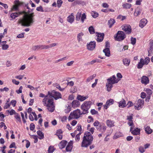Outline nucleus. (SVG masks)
Masks as SVG:
<instances>
[{
    "instance_id": "obj_1",
    "label": "nucleus",
    "mask_w": 153,
    "mask_h": 153,
    "mask_svg": "<svg viewBox=\"0 0 153 153\" xmlns=\"http://www.w3.org/2000/svg\"><path fill=\"white\" fill-rule=\"evenodd\" d=\"M22 14H24L23 18L20 19L18 21V23L21 24L22 26L29 27L31 26L34 22L33 18L34 16L33 13L28 15L25 11L12 13L10 14V17L11 19L10 20H13L19 15Z\"/></svg>"
},
{
    "instance_id": "obj_2",
    "label": "nucleus",
    "mask_w": 153,
    "mask_h": 153,
    "mask_svg": "<svg viewBox=\"0 0 153 153\" xmlns=\"http://www.w3.org/2000/svg\"><path fill=\"white\" fill-rule=\"evenodd\" d=\"M94 128L92 127L90 129L89 132H85L83 137V140L81 143V146L87 147L90 145L93 140V137L91 134H93L94 130Z\"/></svg>"
},
{
    "instance_id": "obj_3",
    "label": "nucleus",
    "mask_w": 153,
    "mask_h": 153,
    "mask_svg": "<svg viewBox=\"0 0 153 153\" xmlns=\"http://www.w3.org/2000/svg\"><path fill=\"white\" fill-rule=\"evenodd\" d=\"M48 94L45 96V97L43 99L42 102L44 105L47 107L48 111L51 112L54 111L55 109V107L53 105V100L52 99L50 98Z\"/></svg>"
},
{
    "instance_id": "obj_4",
    "label": "nucleus",
    "mask_w": 153,
    "mask_h": 153,
    "mask_svg": "<svg viewBox=\"0 0 153 153\" xmlns=\"http://www.w3.org/2000/svg\"><path fill=\"white\" fill-rule=\"evenodd\" d=\"M107 80V82L106 84V87L107 91L109 92L111 90L113 87V85L117 83L120 80V79H117L115 75H113L108 79Z\"/></svg>"
},
{
    "instance_id": "obj_5",
    "label": "nucleus",
    "mask_w": 153,
    "mask_h": 153,
    "mask_svg": "<svg viewBox=\"0 0 153 153\" xmlns=\"http://www.w3.org/2000/svg\"><path fill=\"white\" fill-rule=\"evenodd\" d=\"M84 114L79 109H77L70 113L68 117L69 121L73 119H77L79 118L81 115Z\"/></svg>"
},
{
    "instance_id": "obj_6",
    "label": "nucleus",
    "mask_w": 153,
    "mask_h": 153,
    "mask_svg": "<svg viewBox=\"0 0 153 153\" xmlns=\"http://www.w3.org/2000/svg\"><path fill=\"white\" fill-rule=\"evenodd\" d=\"M92 102L91 101L85 102L81 106V108L83 111V113H88V109L91 108Z\"/></svg>"
},
{
    "instance_id": "obj_7",
    "label": "nucleus",
    "mask_w": 153,
    "mask_h": 153,
    "mask_svg": "<svg viewBox=\"0 0 153 153\" xmlns=\"http://www.w3.org/2000/svg\"><path fill=\"white\" fill-rule=\"evenodd\" d=\"M48 94L50 96L53 97L55 100L61 98L62 95L59 92L53 90L51 91H48Z\"/></svg>"
},
{
    "instance_id": "obj_8",
    "label": "nucleus",
    "mask_w": 153,
    "mask_h": 153,
    "mask_svg": "<svg viewBox=\"0 0 153 153\" xmlns=\"http://www.w3.org/2000/svg\"><path fill=\"white\" fill-rule=\"evenodd\" d=\"M126 37L125 33L122 31H119L115 36H114L115 40L118 41H121L124 39Z\"/></svg>"
},
{
    "instance_id": "obj_9",
    "label": "nucleus",
    "mask_w": 153,
    "mask_h": 153,
    "mask_svg": "<svg viewBox=\"0 0 153 153\" xmlns=\"http://www.w3.org/2000/svg\"><path fill=\"white\" fill-rule=\"evenodd\" d=\"M149 61L150 59L148 57H146L144 59L141 58L137 65V68L140 69L142 68L144 65H147L149 62Z\"/></svg>"
},
{
    "instance_id": "obj_10",
    "label": "nucleus",
    "mask_w": 153,
    "mask_h": 153,
    "mask_svg": "<svg viewBox=\"0 0 153 153\" xmlns=\"http://www.w3.org/2000/svg\"><path fill=\"white\" fill-rule=\"evenodd\" d=\"M133 114H130L127 116V119L128 120V124L129 126H131L130 131H131L132 129L134 128V124L133 122Z\"/></svg>"
},
{
    "instance_id": "obj_11",
    "label": "nucleus",
    "mask_w": 153,
    "mask_h": 153,
    "mask_svg": "<svg viewBox=\"0 0 153 153\" xmlns=\"http://www.w3.org/2000/svg\"><path fill=\"white\" fill-rule=\"evenodd\" d=\"M144 100H143L139 99L136 104L134 105V108L138 110L141 109L143 106Z\"/></svg>"
},
{
    "instance_id": "obj_12",
    "label": "nucleus",
    "mask_w": 153,
    "mask_h": 153,
    "mask_svg": "<svg viewBox=\"0 0 153 153\" xmlns=\"http://www.w3.org/2000/svg\"><path fill=\"white\" fill-rule=\"evenodd\" d=\"M96 42L94 41H91L87 45V49L89 51H92L95 48Z\"/></svg>"
},
{
    "instance_id": "obj_13",
    "label": "nucleus",
    "mask_w": 153,
    "mask_h": 153,
    "mask_svg": "<svg viewBox=\"0 0 153 153\" xmlns=\"http://www.w3.org/2000/svg\"><path fill=\"white\" fill-rule=\"evenodd\" d=\"M20 2L18 0H16L15 2V5H14L11 9V10L9 11V13L12 11H16L18 10L19 6L20 5Z\"/></svg>"
},
{
    "instance_id": "obj_14",
    "label": "nucleus",
    "mask_w": 153,
    "mask_h": 153,
    "mask_svg": "<svg viewBox=\"0 0 153 153\" xmlns=\"http://www.w3.org/2000/svg\"><path fill=\"white\" fill-rule=\"evenodd\" d=\"M122 29L127 33L129 34L131 32V27L129 25L126 24L123 26Z\"/></svg>"
},
{
    "instance_id": "obj_15",
    "label": "nucleus",
    "mask_w": 153,
    "mask_h": 153,
    "mask_svg": "<svg viewBox=\"0 0 153 153\" xmlns=\"http://www.w3.org/2000/svg\"><path fill=\"white\" fill-rule=\"evenodd\" d=\"M97 129L103 132L106 129L107 127L104 123L100 124L99 126L96 127Z\"/></svg>"
},
{
    "instance_id": "obj_16",
    "label": "nucleus",
    "mask_w": 153,
    "mask_h": 153,
    "mask_svg": "<svg viewBox=\"0 0 153 153\" xmlns=\"http://www.w3.org/2000/svg\"><path fill=\"white\" fill-rule=\"evenodd\" d=\"M114 100L112 99H110L109 100H108L105 105H104V108L107 109V108L109 107V106L112 105L114 103Z\"/></svg>"
},
{
    "instance_id": "obj_17",
    "label": "nucleus",
    "mask_w": 153,
    "mask_h": 153,
    "mask_svg": "<svg viewBox=\"0 0 153 153\" xmlns=\"http://www.w3.org/2000/svg\"><path fill=\"white\" fill-rule=\"evenodd\" d=\"M106 124L109 128H112L115 126V122L111 120H106Z\"/></svg>"
},
{
    "instance_id": "obj_18",
    "label": "nucleus",
    "mask_w": 153,
    "mask_h": 153,
    "mask_svg": "<svg viewBox=\"0 0 153 153\" xmlns=\"http://www.w3.org/2000/svg\"><path fill=\"white\" fill-rule=\"evenodd\" d=\"M73 141L72 140H71L69 142L66 148V150L67 152H71L73 148Z\"/></svg>"
},
{
    "instance_id": "obj_19",
    "label": "nucleus",
    "mask_w": 153,
    "mask_h": 153,
    "mask_svg": "<svg viewBox=\"0 0 153 153\" xmlns=\"http://www.w3.org/2000/svg\"><path fill=\"white\" fill-rule=\"evenodd\" d=\"M149 79L148 77L144 76L141 79V82L142 84L147 85L149 83Z\"/></svg>"
},
{
    "instance_id": "obj_20",
    "label": "nucleus",
    "mask_w": 153,
    "mask_h": 153,
    "mask_svg": "<svg viewBox=\"0 0 153 153\" xmlns=\"http://www.w3.org/2000/svg\"><path fill=\"white\" fill-rule=\"evenodd\" d=\"M118 106L119 107L124 108L126 106V102L125 100L122 99V100L119 102H118Z\"/></svg>"
},
{
    "instance_id": "obj_21",
    "label": "nucleus",
    "mask_w": 153,
    "mask_h": 153,
    "mask_svg": "<svg viewBox=\"0 0 153 153\" xmlns=\"http://www.w3.org/2000/svg\"><path fill=\"white\" fill-rule=\"evenodd\" d=\"M147 23V20L145 19H143L140 20L139 26L141 28H143L146 25Z\"/></svg>"
},
{
    "instance_id": "obj_22",
    "label": "nucleus",
    "mask_w": 153,
    "mask_h": 153,
    "mask_svg": "<svg viewBox=\"0 0 153 153\" xmlns=\"http://www.w3.org/2000/svg\"><path fill=\"white\" fill-rule=\"evenodd\" d=\"M150 48L148 50L149 56H151L152 54V52L153 51V41H150L149 43Z\"/></svg>"
},
{
    "instance_id": "obj_23",
    "label": "nucleus",
    "mask_w": 153,
    "mask_h": 153,
    "mask_svg": "<svg viewBox=\"0 0 153 153\" xmlns=\"http://www.w3.org/2000/svg\"><path fill=\"white\" fill-rule=\"evenodd\" d=\"M97 41L98 42H102L104 38V34L103 33H97Z\"/></svg>"
},
{
    "instance_id": "obj_24",
    "label": "nucleus",
    "mask_w": 153,
    "mask_h": 153,
    "mask_svg": "<svg viewBox=\"0 0 153 153\" xmlns=\"http://www.w3.org/2000/svg\"><path fill=\"white\" fill-rule=\"evenodd\" d=\"M88 97V96H84L78 94L77 96L76 99L80 101H83Z\"/></svg>"
},
{
    "instance_id": "obj_25",
    "label": "nucleus",
    "mask_w": 153,
    "mask_h": 153,
    "mask_svg": "<svg viewBox=\"0 0 153 153\" xmlns=\"http://www.w3.org/2000/svg\"><path fill=\"white\" fill-rule=\"evenodd\" d=\"M80 105V103L78 100H73L71 103L72 106L74 108L79 107Z\"/></svg>"
},
{
    "instance_id": "obj_26",
    "label": "nucleus",
    "mask_w": 153,
    "mask_h": 153,
    "mask_svg": "<svg viewBox=\"0 0 153 153\" xmlns=\"http://www.w3.org/2000/svg\"><path fill=\"white\" fill-rule=\"evenodd\" d=\"M74 13H71L70 15L69 16L67 17V21L70 23H72L74 21Z\"/></svg>"
},
{
    "instance_id": "obj_27",
    "label": "nucleus",
    "mask_w": 153,
    "mask_h": 153,
    "mask_svg": "<svg viewBox=\"0 0 153 153\" xmlns=\"http://www.w3.org/2000/svg\"><path fill=\"white\" fill-rule=\"evenodd\" d=\"M141 11L142 9L140 7H137L135 10L134 14V16H137L140 14Z\"/></svg>"
},
{
    "instance_id": "obj_28",
    "label": "nucleus",
    "mask_w": 153,
    "mask_h": 153,
    "mask_svg": "<svg viewBox=\"0 0 153 153\" xmlns=\"http://www.w3.org/2000/svg\"><path fill=\"white\" fill-rule=\"evenodd\" d=\"M123 64L126 66H128L129 65L130 62V59L129 58H125L123 60Z\"/></svg>"
},
{
    "instance_id": "obj_29",
    "label": "nucleus",
    "mask_w": 153,
    "mask_h": 153,
    "mask_svg": "<svg viewBox=\"0 0 153 153\" xmlns=\"http://www.w3.org/2000/svg\"><path fill=\"white\" fill-rule=\"evenodd\" d=\"M67 142L65 140H62L59 143V146L60 149H62L65 147L67 144Z\"/></svg>"
},
{
    "instance_id": "obj_30",
    "label": "nucleus",
    "mask_w": 153,
    "mask_h": 153,
    "mask_svg": "<svg viewBox=\"0 0 153 153\" xmlns=\"http://www.w3.org/2000/svg\"><path fill=\"white\" fill-rule=\"evenodd\" d=\"M144 130L145 132L149 134H151L153 131L152 129L149 126H145Z\"/></svg>"
},
{
    "instance_id": "obj_31",
    "label": "nucleus",
    "mask_w": 153,
    "mask_h": 153,
    "mask_svg": "<svg viewBox=\"0 0 153 153\" xmlns=\"http://www.w3.org/2000/svg\"><path fill=\"white\" fill-rule=\"evenodd\" d=\"M62 131L61 129L58 130L56 131V134L58 136L60 140H62Z\"/></svg>"
},
{
    "instance_id": "obj_32",
    "label": "nucleus",
    "mask_w": 153,
    "mask_h": 153,
    "mask_svg": "<svg viewBox=\"0 0 153 153\" xmlns=\"http://www.w3.org/2000/svg\"><path fill=\"white\" fill-rule=\"evenodd\" d=\"M33 50L36 51L39 49H42V45L33 46L32 48Z\"/></svg>"
},
{
    "instance_id": "obj_33",
    "label": "nucleus",
    "mask_w": 153,
    "mask_h": 153,
    "mask_svg": "<svg viewBox=\"0 0 153 153\" xmlns=\"http://www.w3.org/2000/svg\"><path fill=\"white\" fill-rule=\"evenodd\" d=\"M103 52L105 53V55L108 57H109L110 55V51L109 48H105L103 50Z\"/></svg>"
},
{
    "instance_id": "obj_34",
    "label": "nucleus",
    "mask_w": 153,
    "mask_h": 153,
    "mask_svg": "<svg viewBox=\"0 0 153 153\" xmlns=\"http://www.w3.org/2000/svg\"><path fill=\"white\" fill-rule=\"evenodd\" d=\"M83 33L81 32L78 34L77 36V39L78 41L79 42L82 41V37L83 36Z\"/></svg>"
},
{
    "instance_id": "obj_35",
    "label": "nucleus",
    "mask_w": 153,
    "mask_h": 153,
    "mask_svg": "<svg viewBox=\"0 0 153 153\" xmlns=\"http://www.w3.org/2000/svg\"><path fill=\"white\" fill-rule=\"evenodd\" d=\"M140 129L137 128L134 130L131 131V133L134 135H137L140 134Z\"/></svg>"
},
{
    "instance_id": "obj_36",
    "label": "nucleus",
    "mask_w": 153,
    "mask_h": 153,
    "mask_svg": "<svg viewBox=\"0 0 153 153\" xmlns=\"http://www.w3.org/2000/svg\"><path fill=\"white\" fill-rule=\"evenodd\" d=\"M115 21L114 19H110L108 21V25H109V27L111 28L115 23Z\"/></svg>"
},
{
    "instance_id": "obj_37",
    "label": "nucleus",
    "mask_w": 153,
    "mask_h": 153,
    "mask_svg": "<svg viewBox=\"0 0 153 153\" xmlns=\"http://www.w3.org/2000/svg\"><path fill=\"white\" fill-rule=\"evenodd\" d=\"M14 117L17 120V122L19 123H21V117L19 114L18 113H15L14 115Z\"/></svg>"
},
{
    "instance_id": "obj_38",
    "label": "nucleus",
    "mask_w": 153,
    "mask_h": 153,
    "mask_svg": "<svg viewBox=\"0 0 153 153\" xmlns=\"http://www.w3.org/2000/svg\"><path fill=\"white\" fill-rule=\"evenodd\" d=\"M71 110V105H68V106H66L65 109L64 111L66 113H69Z\"/></svg>"
},
{
    "instance_id": "obj_39",
    "label": "nucleus",
    "mask_w": 153,
    "mask_h": 153,
    "mask_svg": "<svg viewBox=\"0 0 153 153\" xmlns=\"http://www.w3.org/2000/svg\"><path fill=\"white\" fill-rule=\"evenodd\" d=\"M37 133V134L40 136L39 137V139L41 140L44 138V134L42 131H38Z\"/></svg>"
},
{
    "instance_id": "obj_40",
    "label": "nucleus",
    "mask_w": 153,
    "mask_h": 153,
    "mask_svg": "<svg viewBox=\"0 0 153 153\" xmlns=\"http://www.w3.org/2000/svg\"><path fill=\"white\" fill-rule=\"evenodd\" d=\"M96 75L94 74L90 76L88 78L86 79V82H90L91 80L94 79V78L96 76Z\"/></svg>"
},
{
    "instance_id": "obj_41",
    "label": "nucleus",
    "mask_w": 153,
    "mask_h": 153,
    "mask_svg": "<svg viewBox=\"0 0 153 153\" xmlns=\"http://www.w3.org/2000/svg\"><path fill=\"white\" fill-rule=\"evenodd\" d=\"M81 12L80 11H79L76 14V21H79L80 20L81 18Z\"/></svg>"
},
{
    "instance_id": "obj_42",
    "label": "nucleus",
    "mask_w": 153,
    "mask_h": 153,
    "mask_svg": "<svg viewBox=\"0 0 153 153\" xmlns=\"http://www.w3.org/2000/svg\"><path fill=\"white\" fill-rule=\"evenodd\" d=\"M124 8L126 9H129L131 7V5L129 3H126L123 5Z\"/></svg>"
},
{
    "instance_id": "obj_43",
    "label": "nucleus",
    "mask_w": 153,
    "mask_h": 153,
    "mask_svg": "<svg viewBox=\"0 0 153 153\" xmlns=\"http://www.w3.org/2000/svg\"><path fill=\"white\" fill-rule=\"evenodd\" d=\"M91 14L92 17L95 18H97L99 15L98 13L94 11H92L91 12Z\"/></svg>"
},
{
    "instance_id": "obj_44",
    "label": "nucleus",
    "mask_w": 153,
    "mask_h": 153,
    "mask_svg": "<svg viewBox=\"0 0 153 153\" xmlns=\"http://www.w3.org/2000/svg\"><path fill=\"white\" fill-rule=\"evenodd\" d=\"M145 91L148 95H151L152 93V90L149 88H146Z\"/></svg>"
},
{
    "instance_id": "obj_45",
    "label": "nucleus",
    "mask_w": 153,
    "mask_h": 153,
    "mask_svg": "<svg viewBox=\"0 0 153 153\" xmlns=\"http://www.w3.org/2000/svg\"><path fill=\"white\" fill-rule=\"evenodd\" d=\"M68 58V57L67 56H65V57H63V58H62L61 59H58V60H56L55 61V62L56 63H58V62H59L65 60L67 59Z\"/></svg>"
},
{
    "instance_id": "obj_46",
    "label": "nucleus",
    "mask_w": 153,
    "mask_h": 153,
    "mask_svg": "<svg viewBox=\"0 0 153 153\" xmlns=\"http://www.w3.org/2000/svg\"><path fill=\"white\" fill-rule=\"evenodd\" d=\"M96 62V59H93L91 62H89L85 64L86 65H93Z\"/></svg>"
},
{
    "instance_id": "obj_47",
    "label": "nucleus",
    "mask_w": 153,
    "mask_h": 153,
    "mask_svg": "<svg viewBox=\"0 0 153 153\" xmlns=\"http://www.w3.org/2000/svg\"><path fill=\"white\" fill-rule=\"evenodd\" d=\"M86 16L85 13H83L81 16V21L82 23H83L84 22V20L86 19Z\"/></svg>"
},
{
    "instance_id": "obj_48",
    "label": "nucleus",
    "mask_w": 153,
    "mask_h": 153,
    "mask_svg": "<svg viewBox=\"0 0 153 153\" xmlns=\"http://www.w3.org/2000/svg\"><path fill=\"white\" fill-rule=\"evenodd\" d=\"M88 30L91 34H93L95 33L94 29L92 26L89 27Z\"/></svg>"
},
{
    "instance_id": "obj_49",
    "label": "nucleus",
    "mask_w": 153,
    "mask_h": 153,
    "mask_svg": "<svg viewBox=\"0 0 153 153\" xmlns=\"http://www.w3.org/2000/svg\"><path fill=\"white\" fill-rule=\"evenodd\" d=\"M117 47L118 48V51L120 52H122V49L123 47L122 45L120 43L117 44Z\"/></svg>"
},
{
    "instance_id": "obj_50",
    "label": "nucleus",
    "mask_w": 153,
    "mask_h": 153,
    "mask_svg": "<svg viewBox=\"0 0 153 153\" xmlns=\"http://www.w3.org/2000/svg\"><path fill=\"white\" fill-rule=\"evenodd\" d=\"M82 134V132L79 133L77 134L75 137V140L76 141H78L80 140V135Z\"/></svg>"
},
{
    "instance_id": "obj_51",
    "label": "nucleus",
    "mask_w": 153,
    "mask_h": 153,
    "mask_svg": "<svg viewBox=\"0 0 153 153\" xmlns=\"http://www.w3.org/2000/svg\"><path fill=\"white\" fill-rule=\"evenodd\" d=\"M63 1L61 0H57V7L59 8L62 5Z\"/></svg>"
},
{
    "instance_id": "obj_52",
    "label": "nucleus",
    "mask_w": 153,
    "mask_h": 153,
    "mask_svg": "<svg viewBox=\"0 0 153 153\" xmlns=\"http://www.w3.org/2000/svg\"><path fill=\"white\" fill-rule=\"evenodd\" d=\"M76 130L79 131V133L82 132V126L78 124L77 126Z\"/></svg>"
},
{
    "instance_id": "obj_53",
    "label": "nucleus",
    "mask_w": 153,
    "mask_h": 153,
    "mask_svg": "<svg viewBox=\"0 0 153 153\" xmlns=\"http://www.w3.org/2000/svg\"><path fill=\"white\" fill-rule=\"evenodd\" d=\"M10 106V103L6 102L5 105H4L3 108L4 109H7L9 108Z\"/></svg>"
},
{
    "instance_id": "obj_54",
    "label": "nucleus",
    "mask_w": 153,
    "mask_h": 153,
    "mask_svg": "<svg viewBox=\"0 0 153 153\" xmlns=\"http://www.w3.org/2000/svg\"><path fill=\"white\" fill-rule=\"evenodd\" d=\"M54 151V148L53 146H50L48 148V151L49 153H53Z\"/></svg>"
},
{
    "instance_id": "obj_55",
    "label": "nucleus",
    "mask_w": 153,
    "mask_h": 153,
    "mask_svg": "<svg viewBox=\"0 0 153 153\" xmlns=\"http://www.w3.org/2000/svg\"><path fill=\"white\" fill-rule=\"evenodd\" d=\"M23 88V87L22 86H21L19 87V89L18 90H16V92L18 94H19L21 93L22 92V89Z\"/></svg>"
},
{
    "instance_id": "obj_56",
    "label": "nucleus",
    "mask_w": 153,
    "mask_h": 153,
    "mask_svg": "<svg viewBox=\"0 0 153 153\" xmlns=\"http://www.w3.org/2000/svg\"><path fill=\"white\" fill-rule=\"evenodd\" d=\"M36 10L38 11L41 12H43L44 11L43 8L41 6H40L39 7H37L36 8Z\"/></svg>"
},
{
    "instance_id": "obj_57",
    "label": "nucleus",
    "mask_w": 153,
    "mask_h": 153,
    "mask_svg": "<svg viewBox=\"0 0 153 153\" xmlns=\"http://www.w3.org/2000/svg\"><path fill=\"white\" fill-rule=\"evenodd\" d=\"M24 34L25 33H21L20 34H19L17 36V37L18 38H23L24 37Z\"/></svg>"
},
{
    "instance_id": "obj_58",
    "label": "nucleus",
    "mask_w": 153,
    "mask_h": 153,
    "mask_svg": "<svg viewBox=\"0 0 153 153\" xmlns=\"http://www.w3.org/2000/svg\"><path fill=\"white\" fill-rule=\"evenodd\" d=\"M145 148L142 146H140L139 148V151L141 153H143L145 152Z\"/></svg>"
},
{
    "instance_id": "obj_59",
    "label": "nucleus",
    "mask_w": 153,
    "mask_h": 153,
    "mask_svg": "<svg viewBox=\"0 0 153 153\" xmlns=\"http://www.w3.org/2000/svg\"><path fill=\"white\" fill-rule=\"evenodd\" d=\"M91 113L92 115H95L98 114V111L94 109H91Z\"/></svg>"
},
{
    "instance_id": "obj_60",
    "label": "nucleus",
    "mask_w": 153,
    "mask_h": 153,
    "mask_svg": "<svg viewBox=\"0 0 153 153\" xmlns=\"http://www.w3.org/2000/svg\"><path fill=\"white\" fill-rule=\"evenodd\" d=\"M131 43L133 45H134L136 42V39L135 38L131 37Z\"/></svg>"
},
{
    "instance_id": "obj_61",
    "label": "nucleus",
    "mask_w": 153,
    "mask_h": 153,
    "mask_svg": "<svg viewBox=\"0 0 153 153\" xmlns=\"http://www.w3.org/2000/svg\"><path fill=\"white\" fill-rule=\"evenodd\" d=\"M93 117L91 116H89L88 117V119L87 120V121L88 123H90L92 122H93Z\"/></svg>"
},
{
    "instance_id": "obj_62",
    "label": "nucleus",
    "mask_w": 153,
    "mask_h": 153,
    "mask_svg": "<svg viewBox=\"0 0 153 153\" xmlns=\"http://www.w3.org/2000/svg\"><path fill=\"white\" fill-rule=\"evenodd\" d=\"M74 61H71L66 64V65L68 66H71L73 65L74 63Z\"/></svg>"
},
{
    "instance_id": "obj_63",
    "label": "nucleus",
    "mask_w": 153,
    "mask_h": 153,
    "mask_svg": "<svg viewBox=\"0 0 153 153\" xmlns=\"http://www.w3.org/2000/svg\"><path fill=\"white\" fill-rule=\"evenodd\" d=\"M16 101L14 100H12L11 101L10 104H11L13 107H15L16 106Z\"/></svg>"
},
{
    "instance_id": "obj_64",
    "label": "nucleus",
    "mask_w": 153,
    "mask_h": 153,
    "mask_svg": "<svg viewBox=\"0 0 153 153\" xmlns=\"http://www.w3.org/2000/svg\"><path fill=\"white\" fill-rule=\"evenodd\" d=\"M9 46L7 45H2V49L3 50H6L9 48Z\"/></svg>"
}]
</instances>
